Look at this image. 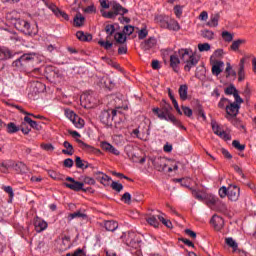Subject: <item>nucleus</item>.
Segmentation results:
<instances>
[{"label":"nucleus","mask_w":256,"mask_h":256,"mask_svg":"<svg viewBox=\"0 0 256 256\" xmlns=\"http://www.w3.org/2000/svg\"><path fill=\"white\" fill-rule=\"evenodd\" d=\"M160 107L161 108L152 109L153 113L157 115L158 119H162L164 121H175V115L171 113V111H173L171 104L167 103L165 100H162Z\"/></svg>","instance_id":"obj_1"},{"label":"nucleus","mask_w":256,"mask_h":256,"mask_svg":"<svg viewBox=\"0 0 256 256\" xmlns=\"http://www.w3.org/2000/svg\"><path fill=\"white\" fill-rule=\"evenodd\" d=\"M179 56L186 65L184 66L185 71H191L193 67L197 66V63H199V59L193 54V51L190 49H181L178 51Z\"/></svg>","instance_id":"obj_2"},{"label":"nucleus","mask_w":256,"mask_h":256,"mask_svg":"<svg viewBox=\"0 0 256 256\" xmlns=\"http://www.w3.org/2000/svg\"><path fill=\"white\" fill-rule=\"evenodd\" d=\"M121 239L125 245L132 247L133 249H137V247H139V243H141V240L137 238V233L133 231L124 233L121 236Z\"/></svg>","instance_id":"obj_3"},{"label":"nucleus","mask_w":256,"mask_h":256,"mask_svg":"<svg viewBox=\"0 0 256 256\" xmlns=\"http://www.w3.org/2000/svg\"><path fill=\"white\" fill-rule=\"evenodd\" d=\"M117 116V110L109 109V110H103L100 114V121L103 123V125H106V127H112L113 126V119Z\"/></svg>","instance_id":"obj_4"},{"label":"nucleus","mask_w":256,"mask_h":256,"mask_svg":"<svg viewBox=\"0 0 256 256\" xmlns=\"http://www.w3.org/2000/svg\"><path fill=\"white\" fill-rule=\"evenodd\" d=\"M15 27L25 35H36L37 33L33 27H31V24L23 19L16 20Z\"/></svg>","instance_id":"obj_5"},{"label":"nucleus","mask_w":256,"mask_h":256,"mask_svg":"<svg viewBox=\"0 0 256 256\" xmlns=\"http://www.w3.org/2000/svg\"><path fill=\"white\" fill-rule=\"evenodd\" d=\"M66 181L70 183L64 182L63 186L71 189V191H83V187H85V183L75 181V178L66 177Z\"/></svg>","instance_id":"obj_6"},{"label":"nucleus","mask_w":256,"mask_h":256,"mask_svg":"<svg viewBox=\"0 0 256 256\" xmlns=\"http://www.w3.org/2000/svg\"><path fill=\"white\" fill-rule=\"evenodd\" d=\"M35 54H24L20 56L18 59H16L12 65L13 67H25L27 63L34 61Z\"/></svg>","instance_id":"obj_7"},{"label":"nucleus","mask_w":256,"mask_h":256,"mask_svg":"<svg viewBox=\"0 0 256 256\" xmlns=\"http://www.w3.org/2000/svg\"><path fill=\"white\" fill-rule=\"evenodd\" d=\"M241 109V105L235 104L233 102H228L226 105V119H229V117H235L236 115H239V110Z\"/></svg>","instance_id":"obj_8"},{"label":"nucleus","mask_w":256,"mask_h":256,"mask_svg":"<svg viewBox=\"0 0 256 256\" xmlns=\"http://www.w3.org/2000/svg\"><path fill=\"white\" fill-rule=\"evenodd\" d=\"M211 125H212V131L215 133V135H218V137H221V139H225V141L231 140V136L227 134V132L222 130L219 124H217V122L212 121Z\"/></svg>","instance_id":"obj_9"},{"label":"nucleus","mask_w":256,"mask_h":256,"mask_svg":"<svg viewBox=\"0 0 256 256\" xmlns=\"http://www.w3.org/2000/svg\"><path fill=\"white\" fill-rule=\"evenodd\" d=\"M156 46L157 38L155 37H150L140 44V48L142 49V51H151V49H155Z\"/></svg>","instance_id":"obj_10"},{"label":"nucleus","mask_w":256,"mask_h":256,"mask_svg":"<svg viewBox=\"0 0 256 256\" xmlns=\"http://www.w3.org/2000/svg\"><path fill=\"white\" fill-rule=\"evenodd\" d=\"M210 223H212L215 231H221L225 227V220L217 214L212 216Z\"/></svg>","instance_id":"obj_11"},{"label":"nucleus","mask_w":256,"mask_h":256,"mask_svg":"<svg viewBox=\"0 0 256 256\" xmlns=\"http://www.w3.org/2000/svg\"><path fill=\"white\" fill-rule=\"evenodd\" d=\"M94 177L96 180L99 181V183L104 185V187H109V185L111 183V177H109L107 174H105L103 172H95Z\"/></svg>","instance_id":"obj_12"},{"label":"nucleus","mask_w":256,"mask_h":256,"mask_svg":"<svg viewBox=\"0 0 256 256\" xmlns=\"http://www.w3.org/2000/svg\"><path fill=\"white\" fill-rule=\"evenodd\" d=\"M152 164H153L154 168L156 169V171L163 172V171H165V168L167 167V159L157 157L152 161Z\"/></svg>","instance_id":"obj_13"},{"label":"nucleus","mask_w":256,"mask_h":256,"mask_svg":"<svg viewBox=\"0 0 256 256\" xmlns=\"http://www.w3.org/2000/svg\"><path fill=\"white\" fill-rule=\"evenodd\" d=\"M240 193L241 189L239 187L231 185L228 188V199L230 201H238Z\"/></svg>","instance_id":"obj_14"},{"label":"nucleus","mask_w":256,"mask_h":256,"mask_svg":"<svg viewBox=\"0 0 256 256\" xmlns=\"http://www.w3.org/2000/svg\"><path fill=\"white\" fill-rule=\"evenodd\" d=\"M34 227H35L36 233H42V231H45V229H47L48 224L45 222V220L36 216L34 218Z\"/></svg>","instance_id":"obj_15"},{"label":"nucleus","mask_w":256,"mask_h":256,"mask_svg":"<svg viewBox=\"0 0 256 256\" xmlns=\"http://www.w3.org/2000/svg\"><path fill=\"white\" fill-rule=\"evenodd\" d=\"M110 7H112L116 15H125L129 13V10L127 8L121 6V4L117 3L116 1L110 2Z\"/></svg>","instance_id":"obj_16"},{"label":"nucleus","mask_w":256,"mask_h":256,"mask_svg":"<svg viewBox=\"0 0 256 256\" xmlns=\"http://www.w3.org/2000/svg\"><path fill=\"white\" fill-rule=\"evenodd\" d=\"M225 66V63L223 61H215L212 65V75H215V77H219L221 73H223V67Z\"/></svg>","instance_id":"obj_17"},{"label":"nucleus","mask_w":256,"mask_h":256,"mask_svg":"<svg viewBox=\"0 0 256 256\" xmlns=\"http://www.w3.org/2000/svg\"><path fill=\"white\" fill-rule=\"evenodd\" d=\"M238 81L241 83V81H245V59L242 58L238 65Z\"/></svg>","instance_id":"obj_18"},{"label":"nucleus","mask_w":256,"mask_h":256,"mask_svg":"<svg viewBox=\"0 0 256 256\" xmlns=\"http://www.w3.org/2000/svg\"><path fill=\"white\" fill-rule=\"evenodd\" d=\"M101 148L103 151H108V153H112V155H121V152L113 147V145L109 144V142H102Z\"/></svg>","instance_id":"obj_19"},{"label":"nucleus","mask_w":256,"mask_h":256,"mask_svg":"<svg viewBox=\"0 0 256 256\" xmlns=\"http://www.w3.org/2000/svg\"><path fill=\"white\" fill-rule=\"evenodd\" d=\"M7 59H13V52L8 48L0 47V61H7Z\"/></svg>","instance_id":"obj_20"},{"label":"nucleus","mask_w":256,"mask_h":256,"mask_svg":"<svg viewBox=\"0 0 256 256\" xmlns=\"http://www.w3.org/2000/svg\"><path fill=\"white\" fill-rule=\"evenodd\" d=\"M104 227L106 231H116L119 227V223L115 220H107L104 222Z\"/></svg>","instance_id":"obj_21"},{"label":"nucleus","mask_w":256,"mask_h":256,"mask_svg":"<svg viewBox=\"0 0 256 256\" xmlns=\"http://www.w3.org/2000/svg\"><path fill=\"white\" fill-rule=\"evenodd\" d=\"M80 147L83 151H87L88 153H99V150L95 149L93 146L88 145L87 143L83 142L82 140H77Z\"/></svg>","instance_id":"obj_22"},{"label":"nucleus","mask_w":256,"mask_h":256,"mask_svg":"<svg viewBox=\"0 0 256 256\" xmlns=\"http://www.w3.org/2000/svg\"><path fill=\"white\" fill-rule=\"evenodd\" d=\"M76 37L77 39H79V41H92L93 40V36L89 33H85L83 31H78L76 32Z\"/></svg>","instance_id":"obj_23"},{"label":"nucleus","mask_w":256,"mask_h":256,"mask_svg":"<svg viewBox=\"0 0 256 256\" xmlns=\"http://www.w3.org/2000/svg\"><path fill=\"white\" fill-rule=\"evenodd\" d=\"M156 21L157 23H159L162 29H167V27H169V17L167 16H163V15L157 16Z\"/></svg>","instance_id":"obj_24"},{"label":"nucleus","mask_w":256,"mask_h":256,"mask_svg":"<svg viewBox=\"0 0 256 256\" xmlns=\"http://www.w3.org/2000/svg\"><path fill=\"white\" fill-rule=\"evenodd\" d=\"M247 43L246 39L234 40L230 46L231 51H239V47Z\"/></svg>","instance_id":"obj_25"},{"label":"nucleus","mask_w":256,"mask_h":256,"mask_svg":"<svg viewBox=\"0 0 256 256\" xmlns=\"http://www.w3.org/2000/svg\"><path fill=\"white\" fill-rule=\"evenodd\" d=\"M187 91H189V87H187V84H183L179 87L178 93L182 101H187Z\"/></svg>","instance_id":"obj_26"},{"label":"nucleus","mask_w":256,"mask_h":256,"mask_svg":"<svg viewBox=\"0 0 256 256\" xmlns=\"http://www.w3.org/2000/svg\"><path fill=\"white\" fill-rule=\"evenodd\" d=\"M63 146L65 147V149L62 150L64 155H73V153H75V149H73V145L69 143V141H65Z\"/></svg>","instance_id":"obj_27"},{"label":"nucleus","mask_w":256,"mask_h":256,"mask_svg":"<svg viewBox=\"0 0 256 256\" xmlns=\"http://www.w3.org/2000/svg\"><path fill=\"white\" fill-rule=\"evenodd\" d=\"M226 77H233L234 79H237V72L233 70V66H231V63L226 64V69H225Z\"/></svg>","instance_id":"obj_28"},{"label":"nucleus","mask_w":256,"mask_h":256,"mask_svg":"<svg viewBox=\"0 0 256 256\" xmlns=\"http://www.w3.org/2000/svg\"><path fill=\"white\" fill-rule=\"evenodd\" d=\"M201 37H203V39H207L208 41H213V39H215V33L211 30H202L201 31Z\"/></svg>","instance_id":"obj_29"},{"label":"nucleus","mask_w":256,"mask_h":256,"mask_svg":"<svg viewBox=\"0 0 256 256\" xmlns=\"http://www.w3.org/2000/svg\"><path fill=\"white\" fill-rule=\"evenodd\" d=\"M13 168L17 171V173H27L29 169L27 168V165L23 162L16 163Z\"/></svg>","instance_id":"obj_30"},{"label":"nucleus","mask_w":256,"mask_h":256,"mask_svg":"<svg viewBox=\"0 0 256 256\" xmlns=\"http://www.w3.org/2000/svg\"><path fill=\"white\" fill-rule=\"evenodd\" d=\"M85 23V17L81 13H77L74 17V24L76 27H83Z\"/></svg>","instance_id":"obj_31"},{"label":"nucleus","mask_w":256,"mask_h":256,"mask_svg":"<svg viewBox=\"0 0 256 256\" xmlns=\"http://www.w3.org/2000/svg\"><path fill=\"white\" fill-rule=\"evenodd\" d=\"M219 18V14L212 15L207 23L208 27H217L219 25Z\"/></svg>","instance_id":"obj_32"},{"label":"nucleus","mask_w":256,"mask_h":256,"mask_svg":"<svg viewBox=\"0 0 256 256\" xmlns=\"http://www.w3.org/2000/svg\"><path fill=\"white\" fill-rule=\"evenodd\" d=\"M166 29H169L170 31H179V29H181V26L176 20H168V26Z\"/></svg>","instance_id":"obj_33"},{"label":"nucleus","mask_w":256,"mask_h":256,"mask_svg":"<svg viewBox=\"0 0 256 256\" xmlns=\"http://www.w3.org/2000/svg\"><path fill=\"white\" fill-rule=\"evenodd\" d=\"M181 63V60H179V57L177 55H171L170 56V67L177 71V66Z\"/></svg>","instance_id":"obj_34"},{"label":"nucleus","mask_w":256,"mask_h":256,"mask_svg":"<svg viewBox=\"0 0 256 256\" xmlns=\"http://www.w3.org/2000/svg\"><path fill=\"white\" fill-rule=\"evenodd\" d=\"M48 175L51 177V179H54V181H63L65 177L61 173L55 172L53 170L48 171Z\"/></svg>","instance_id":"obj_35"},{"label":"nucleus","mask_w":256,"mask_h":256,"mask_svg":"<svg viewBox=\"0 0 256 256\" xmlns=\"http://www.w3.org/2000/svg\"><path fill=\"white\" fill-rule=\"evenodd\" d=\"M25 123H28L32 129H36V131H39L41 129V126L37 124V121H33L30 117L26 116L24 117Z\"/></svg>","instance_id":"obj_36"},{"label":"nucleus","mask_w":256,"mask_h":256,"mask_svg":"<svg viewBox=\"0 0 256 256\" xmlns=\"http://www.w3.org/2000/svg\"><path fill=\"white\" fill-rule=\"evenodd\" d=\"M221 37L226 43H231V41H233L234 35L229 31H223Z\"/></svg>","instance_id":"obj_37"},{"label":"nucleus","mask_w":256,"mask_h":256,"mask_svg":"<svg viewBox=\"0 0 256 256\" xmlns=\"http://www.w3.org/2000/svg\"><path fill=\"white\" fill-rule=\"evenodd\" d=\"M146 221L149 225H151L152 227H155L157 229V227H159V221H157V218L153 215H149L146 218Z\"/></svg>","instance_id":"obj_38"},{"label":"nucleus","mask_w":256,"mask_h":256,"mask_svg":"<svg viewBox=\"0 0 256 256\" xmlns=\"http://www.w3.org/2000/svg\"><path fill=\"white\" fill-rule=\"evenodd\" d=\"M225 243H226V245H228V247H231L233 249V251H237V248L239 247L237 242L235 240H233V238H231V237L226 238Z\"/></svg>","instance_id":"obj_39"},{"label":"nucleus","mask_w":256,"mask_h":256,"mask_svg":"<svg viewBox=\"0 0 256 256\" xmlns=\"http://www.w3.org/2000/svg\"><path fill=\"white\" fill-rule=\"evenodd\" d=\"M133 135H136L137 139H142L144 141H147V139L149 138V135H151V132L149 129L146 130V136H141V134L139 133V129H134L133 130Z\"/></svg>","instance_id":"obj_40"},{"label":"nucleus","mask_w":256,"mask_h":256,"mask_svg":"<svg viewBox=\"0 0 256 256\" xmlns=\"http://www.w3.org/2000/svg\"><path fill=\"white\" fill-rule=\"evenodd\" d=\"M217 203H219V198L213 195H209L206 199V205H208V207H211L212 205H217Z\"/></svg>","instance_id":"obj_41"},{"label":"nucleus","mask_w":256,"mask_h":256,"mask_svg":"<svg viewBox=\"0 0 256 256\" xmlns=\"http://www.w3.org/2000/svg\"><path fill=\"white\" fill-rule=\"evenodd\" d=\"M114 39L116 42L120 43L121 45H123V43H125V41H127V37L121 32H117L114 35Z\"/></svg>","instance_id":"obj_42"},{"label":"nucleus","mask_w":256,"mask_h":256,"mask_svg":"<svg viewBox=\"0 0 256 256\" xmlns=\"http://www.w3.org/2000/svg\"><path fill=\"white\" fill-rule=\"evenodd\" d=\"M72 123L77 129H83V127H85V120L81 119L79 116H76L75 121Z\"/></svg>","instance_id":"obj_43"},{"label":"nucleus","mask_w":256,"mask_h":256,"mask_svg":"<svg viewBox=\"0 0 256 256\" xmlns=\"http://www.w3.org/2000/svg\"><path fill=\"white\" fill-rule=\"evenodd\" d=\"M77 217H80L82 219H87V214L81 213V211L74 212L72 214H69V220L72 221V219H75Z\"/></svg>","instance_id":"obj_44"},{"label":"nucleus","mask_w":256,"mask_h":256,"mask_svg":"<svg viewBox=\"0 0 256 256\" xmlns=\"http://www.w3.org/2000/svg\"><path fill=\"white\" fill-rule=\"evenodd\" d=\"M111 188L113 189V191H117V193H121V191H123V184L116 181H112Z\"/></svg>","instance_id":"obj_45"},{"label":"nucleus","mask_w":256,"mask_h":256,"mask_svg":"<svg viewBox=\"0 0 256 256\" xmlns=\"http://www.w3.org/2000/svg\"><path fill=\"white\" fill-rule=\"evenodd\" d=\"M198 50L200 51V53H203L205 51H211V44L200 43V44H198Z\"/></svg>","instance_id":"obj_46"},{"label":"nucleus","mask_w":256,"mask_h":256,"mask_svg":"<svg viewBox=\"0 0 256 256\" xmlns=\"http://www.w3.org/2000/svg\"><path fill=\"white\" fill-rule=\"evenodd\" d=\"M232 147L237 149L238 151H245V144H241L238 140L232 141Z\"/></svg>","instance_id":"obj_47"},{"label":"nucleus","mask_w":256,"mask_h":256,"mask_svg":"<svg viewBox=\"0 0 256 256\" xmlns=\"http://www.w3.org/2000/svg\"><path fill=\"white\" fill-rule=\"evenodd\" d=\"M219 197H221V199H225V197H228L229 195V189H227V187L222 186L219 191Z\"/></svg>","instance_id":"obj_48"},{"label":"nucleus","mask_w":256,"mask_h":256,"mask_svg":"<svg viewBox=\"0 0 256 256\" xmlns=\"http://www.w3.org/2000/svg\"><path fill=\"white\" fill-rule=\"evenodd\" d=\"M17 131H19V127H17V125H15V123L10 122L7 125V132L8 133H17Z\"/></svg>","instance_id":"obj_49"},{"label":"nucleus","mask_w":256,"mask_h":256,"mask_svg":"<svg viewBox=\"0 0 256 256\" xmlns=\"http://www.w3.org/2000/svg\"><path fill=\"white\" fill-rule=\"evenodd\" d=\"M65 115L70 121L73 123L75 119L77 118V114L73 112V110H65Z\"/></svg>","instance_id":"obj_50"},{"label":"nucleus","mask_w":256,"mask_h":256,"mask_svg":"<svg viewBox=\"0 0 256 256\" xmlns=\"http://www.w3.org/2000/svg\"><path fill=\"white\" fill-rule=\"evenodd\" d=\"M98 44L100 45V47H104L106 49V51H109V49H111V47H113V43H111L109 41L100 40V41H98Z\"/></svg>","instance_id":"obj_51"},{"label":"nucleus","mask_w":256,"mask_h":256,"mask_svg":"<svg viewBox=\"0 0 256 256\" xmlns=\"http://www.w3.org/2000/svg\"><path fill=\"white\" fill-rule=\"evenodd\" d=\"M75 165H76L77 169H85L84 160L81 159V157H79V156H76Z\"/></svg>","instance_id":"obj_52"},{"label":"nucleus","mask_w":256,"mask_h":256,"mask_svg":"<svg viewBox=\"0 0 256 256\" xmlns=\"http://www.w3.org/2000/svg\"><path fill=\"white\" fill-rule=\"evenodd\" d=\"M230 100L227 98H221V100L218 103L219 109H226L227 105H229Z\"/></svg>","instance_id":"obj_53"},{"label":"nucleus","mask_w":256,"mask_h":256,"mask_svg":"<svg viewBox=\"0 0 256 256\" xmlns=\"http://www.w3.org/2000/svg\"><path fill=\"white\" fill-rule=\"evenodd\" d=\"M237 88H235V85L231 84L229 87L225 89L226 95H235L237 93Z\"/></svg>","instance_id":"obj_54"},{"label":"nucleus","mask_w":256,"mask_h":256,"mask_svg":"<svg viewBox=\"0 0 256 256\" xmlns=\"http://www.w3.org/2000/svg\"><path fill=\"white\" fill-rule=\"evenodd\" d=\"M159 221L165 225L168 229H171L173 227V223L170 222V220L165 219L163 216H158Z\"/></svg>","instance_id":"obj_55"},{"label":"nucleus","mask_w":256,"mask_h":256,"mask_svg":"<svg viewBox=\"0 0 256 256\" xmlns=\"http://www.w3.org/2000/svg\"><path fill=\"white\" fill-rule=\"evenodd\" d=\"M105 32L107 33V35L109 37H111V35H113V33H115V26L113 24L106 25Z\"/></svg>","instance_id":"obj_56"},{"label":"nucleus","mask_w":256,"mask_h":256,"mask_svg":"<svg viewBox=\"0 0 256 256\" xmlns=\"http://www.w3.org/2000/svg\"><path fill=\"white\" fill-rule=\"evenodd\" d=\"M135 31V27L131 25H127L123 29L124 35H133V32Z\"/></svg>","instance_id":"obj_57"},{"label":"nucleus","mask_w":256,"mask_h":256,"mask_svg":"<svg viewBox=\"0 0 256 256\" xmlns=\"http://www.w3.org/2000/svg\"><path fill=\"white\" fill-rule=\"evenodd\" d=\"M147 35H149V31H147V28H142L138 32V39H140V40L145 39V37H147Z\"/></svg>","instance_id":"obj_58"},{"label":"nucleus","mask_w":256,"mask_h":256,"mask_svg":"<svg viewBox=\"0 0 256 256\" xmlns=\"http://www.w3.org/2000/svg\"><path fill=\"white\" fill-rule=\"evenodd\" d=\"M3 190L5 191V193H8L10 199H13V197H15V193L13 192V187H11V186H4Z\"/></svg>","instance_id":"obj_59"},{"label":"nucleus","mask_w":256,"mask_h":256,"mask_svg":"<svg viewBox=\"0 0 256 256\" xmlns=\"http://www.w3.org/2000/svg\"><path fill=\"white\" fill-rule=\"evenodd\" d=\"M182 111L186 117H192L193 116V110L187 106H182Z\"/></svg>","instance_id":"obj_60"},{"label":"nucleus","mask_w":256,"mask_h":256,"mask_svg":"<svg viewBox=\"0 0 256 256\" xmlns=\"http://www.w3.org/2000/svg\"><path fill=\"white\" fill-rule=\"evenodd\" d=\"M40 147L41 149H44V151H55L53 144H41Z\"/></svg>","instance_id":"obj_61"},{"label":"nucleus","mask_w":256,"mask_h":256,"mask_svg":"<svg viewBox=\"0 0 256 256\" xmlns=\"http://www.w3.org/2000/svg\"><path fill=\"white\" fill-rule=\"evenodd\" d=\"M121 201H124V203H131V194L129 192H126L122 195Z\"/></svg>","instance_id":"obj_62"},{"label":"nucleus","mask_w":256,"mask_h":256,"mask_svg":"<svg viewBox=\"0 0 256 256\" xmlns=\"http://www.w3.org/2000/svg\"><path fill=\"white\" fill-rule=\"evenodd\" d=\"M73 256H87L84 249L78 248L74 251Z\"/></svg>","instance_id":"obj_63"},{"label":"nucleus","mask_w":256,"mask_h":256,"mask_svg":"<svg viewBox=\"0 0 256 256\" xmlns=\"http://www.w3.org/2000/svg\"><path fill=\"white\" fill-rule=\"evenodd\" d=\"M82 183H84V185H95V179L91 177H85Z\"/></svg>","instance_id":"obj_64"}]
</instances>
